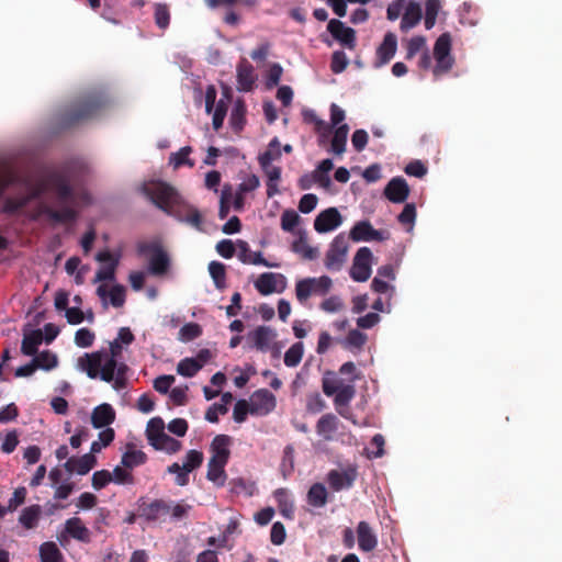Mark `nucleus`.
<instances>
[{
    "label": "nucleus",
    "mask_w": 562,
    "mask_h": 562,
    "mask_svg": "<svg viewBox=\"0 0 562 562\" xmlns=\"http://www.w3.org/2000/svg\"><path fill=\"white\" fill-rule=\"evenodd\" d=\"M281 157L280 142L277 137L270 140L268 145V149L260 154L258 157V161L260 167H265L271 165L273 160H277Z\"/></svg>",
    "instance_id": "obj_41"
},
{
    "label": "nucleus",
    "mask_w": 562,
    "mask_h": 562,
    "mask_svg": "<svg viewBox=\"0 0 562 562\" xmlns=\"http://www.w3.org/2000/svg\"><path fill=\"white\" fill-rule=\"evenodd\" d=\"M147 461V456L144 451L135 449L134 445L128 443L126 451L123 453L121 464L126 469H134L143 465Z\"/></svg>",
    "instance_id": "obj_32"
},
{
    "label": "nucleus",
    "mask_w": 562,
    "mask_h": 562,
    "mask_svg": "<svg viewBox=\"0 0 562 562\" xmlns=\"http://www.w3.org/2000/svg\"><path fill=\"white\" fill-rule=\"evenodd\" d=\"M409 194V188L404 178L396 177L389 181L384 188L385 198L393 203H403Z\"/></svg>",
    "instance_id": "obj_18"
},
{
    "label": "nucleus",
    "mask_w": 562,
    "mask_h": 562,
    "mask_svg": "<svg viewBox=\"0 0 562 562\" xmlns=\"http://www.w3.org/2000/svg\"><path fill=\"white\" fill-rule=\"evenodd\" d=\"M246 108L243 102L238 101L231 113L229 123L234 131L239 132L244 128L246 119Z\"/></svg>",
    "instance_id": "obj_49"
},
{
    "label": "nucleus",
    "mask_w": 562,
    "mask_h": 562,
    "mask_svg": "<svg viewBox=\"0 0 562 562\" xmlns=\"http://www.w3.org/2000/svg\"><path fill=\"white\" fill-rule=\"evenodd\" d=\"M300 222V215L293 210H286L281 215V228L285 232H293Z\"/></svg>",
    "instance_id": "obj_59"
},
{
    "label": "nucleus",
    "mask_w": 562,
    "mask_h": 562,
    "mask_svg": "<svg viewBox=\"0 0 562 562\" xmlns=\"http://www.w3.org/2000/svg\"><path fill=\"white\" fill-rule=\"evenodd\" d=\"M105 351H94L85 353L78 359V368L86 372L90 379L100 378L102 381L112 383L116 391L124 390L127 386L128 367L114 358L104 360Z\"/></svg>",
    "instance_id": "obj_2"
},
{
    "label": "nucleus",
    "mask_w": 562,
    "mask_h": 562,
    "mask_svg": "<svg viewBox=\"0 0 562 562\" xmlns=\"http://www.w3.org/2000/svg\"><path fill=\"white\" fill-rule=\"evenodd\" d=\"M357 476L358 472L353 467H349L342 471L330 470L327 474V482L331 490L339 492L352 487Z\"/></svg>",
    "instance_id": "obj_13"
},
{
    "label": "nucleus",
    "mask_w": 562,
    "mask_h": 562,
    "mask_svg": "<svg viewBox=\"0 0 562 562\" xmlns=\"http://www.w3.org/2000/svg\"><path fill=\"white\" fill-rule=\"evenodd\" d=\"M231 437L227 435H217L211 443L212 458L228 461L231 451L228 446Z\"/></svg>",
    "instance_id": "obj_34"
},
{
    "label": "nucleus",
    "mask_w": 562,
    "mask_h": 562,
    "mask_svg": "<svg viewBox=\"0 0 562 562\" xmlns=\"http://www.w3.org/2000/svg\"><path fill=\"white\" fill-rule=\"evenodd\" d=\"M232 199L233 187L231 184H225L222 189L220 198L218 217L221 220H224L228 216Z\"/></svg>",
    "instance_id": "obj_52"
},
{
    "label": "nucleus",
    "mask_w": 562,
    "mask_h": 562,
    "mask_svg": "<svg viewBox=\"0 0 562 562\" xmlns=\"http://www.w3.org/2000/svg\"><path fill=\"white\" fill-rule=\"evenodd\" d=\"M426 49V38L422 35L412 37L406 45V59H412L417 53Z\"/></svg>",
    "instance_id": "obj_56"
},
{
    "label": "nucleus",
    "mask_w": 562,
    "mask_h": 562,
    "mask_svg": "<svg viewBox=\"0 0 562 562\" xmlns=\"http://www.w3.org/2000/svg\"><path fill=\"white\" fill-rule=\"evenodd\" d=\"M360 257L366 258L367 251H364L363 249H358V251L353 258L352 267L350 269V277L357 282H364L371 276V267L360 265L359 263Z\"/></svg>",
    "instance_id": "obj_36"
},
{
    "label": "nucleus",
    "mask_w": 562,
    "mask_h": 562,
    "mask_svg": "<svg viewBox=\"0 0 562 562\" xmlns=\"http://www.w3.org/2000/svg\"><path fill=\"white\" fill-rule=\"evenodd\" d=\"M353 241H382L389 238V233L373 228L369 221L357 222L349 234Z\"/></svg>",
    "instance_id": "obj_10"
},
{
    "label": "nucleus",
    "mask_w": 562,
    "mask_h": 562,
    "mask_svg": "<svg viewBox=\"0 0 562 562\" xmlns=\"http://www.w3.org/2000/svg\"><path fill=\"white\" fill-rule=\"evenodd\" d=\"M349 60L342 50H335L331 55L330 70L334 74H341L346 70Z\"/></svg>",
    "instance_id": "obj_57"
},
{
    "label": "nucleus",
    "mask_w": 562,
    "mask_h": 562,
    "mask_svg": "<svg viewBox=\"0 0 562 562\" xmlns=\"http://www.w3.org/2000/svg\"><path fill=\"white\" fill-rule=\"evenodd\" d=\"M422 18L423 11L419 2L416 0L407 1L400 23L401 31L408 32L420 22Z\"/></svg>",
    "instance_id": "obj_19"
},
{
    "label": "nucleus",
    "mask_w": 562,
    "mask_h": 562,
    "mask_svg": "<svg viewBox=\"0 0 562 562\" xmlns=\"http://www.w3.org/2000/svg\"><path fill=\"white\" fill-rule=\"evenodd\" d=\"M45 192H53L59 204L64 206L55 210L49 205L41 207L42 214L56 223H68L76 221L78 213L74 209L76 203V193L70 184L69 178L60 171H53L41 180L33 189L31 194L21 198H9L4 201L2 211L8 214H14L22 210L27 203L40 198Z\"/></svg>",
    "instance_id": "obj_1"
},
{
    "label": "nucleus",
    "mask_w": 562,
    "mask_h": 562,
    "mask_svg": "<svg viewBox=\"0 0 562 562\" xmlns=\"http://www.w3.org/2000/svg\"><path fill=\"white\" fill-rule=\"evenodd\" d=\"M168 215L173 216L177 221L186 223L198 231H203V217L200 211L192 204L183 201L179 202L170 210Z\"/></svg>",
    "instance_id": "obj_8"
},
{
    "label": "nucleus",
    "mask_w": 562,
    "mask_h": 562,
    "mask_svg": "<svg viewBox=\"0 0 562 562\" xmlns=\"http://www.w3.org/2000/svg\"><path fill=\"white\" fill-rule=\"evenodd\" d=\"M112 482V473L108 470H100L92 475V486L99 491Z\"/></svg>",
    "instance_id": "obj_64"
},
{
    "label": "nucleus",
    "mask_w": 562,
    "mask_h": 562,
    "mask_svg": "<svg viewBox=\"0 0 562 562\" xmlns=\"http://www.w3.org/2000/svg\"><path fill=\"white\" fill-rule=\"evenodd\" d=\"M191 151L192 148L190 146L180 148V150L170 155L169 164L172 165L175 169H178L184 165L189 166L190 168L194 167V161L189 158Z\"/></svg>",
    "instance_id": "obj_43"
},
{
    "label": "nucleus",
    "mask_w": 562,
    "mask_h": 562,
    "mask_svg": "<svg viewBox=\"0 0 562 562\" xmlns=\"http://www.w3.org/2000/svg\"><path fill=\"white\" fill-rule=\"evenodd\" d=\"M237 82L238 89L241 91H250L254 88V67L246 59L240 60V63L237 65Z\"/></svg>",
    "instance_id": "obj_28"
},
{
    "label": "nucleus",
    "mask_w": 562,
    "mask_h": 562,
    "mask_svg": "<svg viewBox=\"0 0 562 562\" xmlns=\"http://www.w3.org/2000/svg\"><path fill=\"white\" fill-rule=\"evenodd\" d=\"M345 120V111L340 109L336 103L330 105V122L331 125L325 121L318 119L315 114H312V121L315 123V131L318 134V144L323 145L326 138L331 134L333 126L341 125L340 123Z\"/></svg>",
    "instance_id": "obj_9"
},
{
    "label": "nucleus",
    "mask_w": 562,
    "mask_h": 562,
    "mask_svg": "<svg viewBox=\"0 0 562 562\" xmlns=\"http://www.w3.org/2000/svg\"><path fill=\"white\" fill-rule=\"evenodd\" d=\"M41 562H63L64 557L57 544L53 541H47L40 547Z\"/></svg>",
    "instance_id": "obj_40"
},
{
    "label": "nucleus",
    "mask_w": 562,
    "mask_h": 562,
    "mask_svg": "<svg viewBox=\"0 0 562 562\" xmlns=\"http://www.w3.org/2000/svg\"><path fill=\"white\" fill-rule=\"evenodd\" d=\"M338 424L339 420L334 414H325L318 419L316 431L325 440H331L338 429Z\"/></svg>",
    "instance_id": "obj_29"
},
{
    "label": "nucleus",
    "mask_w": 562,
    "mask_h": 562,
    "mask_svg": "<svg viewBox=\"0 0 562 562\" xmlns=\"http://www.w3.org/2000/svg\"><path fill=\"white\" fill-rule=\"evenodd\" d=\"M97 295L103 301L104 306H106L105 300L109 297L113 307H122L125 303L126 292L121 284L113 285L110 291L106 285L101 284L97 288Z\"/></svg>",
    "instance_id": "obj_23"
},
{
    "label": "nucleus",
    "mask_w": 562,
    "mask_h": 562,
    "mask_svg": "<svg viewBox=\"0 0 562 562\" xmlns=\"http://www.w3.org/2000/svg\"><path fill=\"white\" fill-rule=\"evenodd\" d=\"M311 278L299 280L295 284V295L300 303H304L313 294Z\"/></svg>",
    "instance_id": "obj_55"
},
{
    "label": "nucleus",
    "mask_w": 562,
    "mask_h": 562,
    "mask_svg": "<svg viewBox=\"0 0 562 562\" xmlns=\"http://www.w3.org/2000/svg\"><path fill=\"white\" fill-rule=\"evenodd\" d=\"M165 434V423L160 417H154L147 423L146 436L150 445Z\"/></svg>",
    "instance_id": "obj_47"
},
{
    "label": "nucleus",
    "mask_w": 562,
    "mask_h": 562,
    "mask_svg": "<svg viewBox=\"0 0 562 562\" xmlns=\"http://www.w3.org/2000/svg\"><path fill=\"white\" fill-rule=\"evenodd\" d=\"M277 334L274 330L268 326H258L255 330H252L248 339L251 340L252 346L259 351H267L271 341L274 339Z\"/></svg>",
    "instance_id": "obj_25"
},
{
    "label": "nucleus",
    "mask_w": 562,
    "mask_h": 562,
    "mask_svg": "<svg viewBox=\"0 0 562 562\" xmlns=\"http://www.w3.org/2000/svg\"><path fill=\"white\" fill-rule=\"evenodd\" d=\"M97 260L100 262H108L102 266L95 273L94 282L113 281L115 279V270L119 266V257H114L109 250L100 251L97 255Z\"/></svg>",
    "instance_id": "obj_16"
},
{
    "label": "nucleus",
    "mask_w": 562,
    "mask_h": 562,
    "mask_svg": "<svg viewBox=\"0 0 562 562\" xmlns=\"http://www.w3.org/2000/svg\"><path fill=\"white\" fill-rule=\"evenodd\" d=\"M139 256H149V272L154 276H161L169 268V257L162 247L155 241H143L137 245Z\"/></svg>",
    "instance_id": "obj_5"
},
{
    "label": "nucleus",
    "mask_w": 562,
    "mask_h": 562,
    "mask_svg": "<svg viewBox=\"0 0 562 562\" xmlns=\"http://www.w3.org/2000/svg\"><path fill=\"white\" fill-rule=\"evenodd\" d=\"M273 495L281 515L288 519H292L294 516V505L289 496L288 490L282 487L278 488L274 491Z\"/></svg>",
    "instance_id": "obj_37"
},
{
    "label": "nucleus",
    "mask_w": 562,
    "mask_h": 562,
    "mask_svg": "<svg viewBox=\"0 0 562 562\" xmlns=\"http://www.w3.org/2000/svg\"><path fill=\"white\" fill-rule=\"evenodd\" d=\"M170 506L162 499H154L150 503L143 502L139 505V515L148 521L157 520L160 515L167 514Z\"/></svg>",
    "instance_id": "obj_26"
},
{
    "label": "nucleus",
    "mask_w": 562,
    "mask_h": 562,
    "mask_svg": "<svg viewBox=\"0 0 562 562\" xmlns=\"http://www.w3.org/2000/svg\"><path fill=\"white\" fill-rule=\"evenodd\" d=\"M42 341L43 333L41 329L31 330L30 333L24 334L21 352L25 356H35Z\"/></svg>",
    "instance_id": "obj_33"
},
{
    "label": "nucleus",
    "mask_w": 562,
    "mask_h": 562,
    "mask_svg": "<svg viewBox=\"0 0 562 562\" xmlns=\"http://www.w3.org/2000/svg\"><path fill=\"white\" fill-rule=\"evenodd\" d=\"M143 193L166 214L179 202L180 194L167 182L149 181L142 187Z\"/></svg>",
    "instance_id": "obj_4"
},
{
    "label": "nucleus",
    "mask_w": 562,
    "mask_h": 562,
    "mask_svg": "<svg viewBox=\"0 0 562 562\" xmlns=\"http://www.w3.org/2000/svg\"><path fill=\"white\" fill-rule=\"evenodd\" d=\"M285 277L281 273L265 272L255 282L256 290L262 295L282 292L285 289Z\"/></svg>",
    "instance_id": "obj_12"
},
{
    "label": "nucleus",
    "mask_w": 562,
    "mask_h": 562,
    "mask_svg": "<svg viewBox=\"0 0 562 562\" xmlns=\"http://www.w3.org/2000/svg\"><path fill=\"white\" fill-rule=\"evenodd\" d=\"M97 464V458L92 453H86L79 458L71 457L69 458L64 468L68 473H78L80 475H85L90 472Z\"/></svg>",
    "instance_id": "obj_20"
},
{
    "label": "nucleus",
    "mask_w": 562,
    "mask_h": 562,
    "mask_svg": "<svg viewBox=\"0 0 562 562\" xmlns=\"http://www.w3.org/2000/svg\"><path fill=\"white\" fill-rule=\"evenodd\" d=\"M202 369V363L194 358H184L177 366L178 374L192 378Z\"/></svg>",
    "instance_id": "obj_44"
},
{
    "label": "nucleus",
    "mask_w": 562,
    "mask_h": 562,
    "mask_svg": "<svg viewBox=\"0 0 562 562\" xmlns=\"http://www.w3.org/2000/svg\"><path fill=\"white\" fill-rule=\"evenodd\" d=\"M331 133L333 137L330 140L329 151L334 155L341 156L346 151L349 126L347 124H341L337 126L334 132L331 131Z\"/></svg>",
    "instance_id": "obj_31"
},
{
    "label": "nucleus",
    "mask_w": 562,
    "mask_h": 562,
    "mask_svg": "<svg viewBox=\"0 0 562 562\" xmlns=\"http://www.w3.org/2000/svg\"><path fill=\"white\" fill-rule=\"evenodd\" d=\"M237 247L239 249L238 251V259L246 265H255V266H265L269 268H278L279 263H271L267 261L261 252L259 251H251L249 248V245L245 240H238Z\"/></svg>",
    "instance_id": "obj_21"
},
{
    "label": "nucleus",
    "mask_w": 562,
    "mask_h": 562,
    "mask_svg": "<svg viewBox=\"0 0 562 562\" xmlns=\"http://www.w3.org/2000/svg\"><path fill=\"white\" fill-rule=\"evenodd\" d=\"M203 462V453L199 450H189L186 456L183 467L187 471L192 472L193 470L201 467Z\"/></svg>",
    "instance_id": "obj_60"
},
{
    "label": "nucleus",
    "mask_w": 562,
    "mask_h": 562,
    "mask_svg": "<svg viewBox=\"0 0 562 562\" xmlns=\"http://www.w3.org/2000/svg\"><path fill=\"white\" fill-rule=\"evenodd\" d=\"M276 396L269 390H257L251 396V413L269 414L276 408Z\"/></svg>",
    "instance_id": "obj_17"
},
{
    "label": "nucleus",
    "mask_w": 562,
    "mask_h": 562,
    "mask_svg": "<svg viewBox=\"0 0 562 562\" xmlns=\"http://www.w3.org/2000/svg\"><path fill=\"white\" fill-rule=\"evenodd\" d=\"M227 462L228 461L218 460L211 457L207 463V480L217 484L218 486H223L226 480L225 465Z\"/></svg>",
    "instance_id": "obj_30"
},
{
    "label": "nucleus",
    "mask_w": 562,
    "mask_h": 562,
    "mask_svg": "<svg viewBox=\"0 0 562 562\" xmlns=\"http://www.w3.org/2000/svg\"><path fill=\"white\" fill-rule=\"evenodd\" d=\"M291 249L307 260H313L318 256V249L308 245L304 232H301L299 238L292 243Z\"/></svg>",
    "instance_id": "obj_35"
},
{
    "label": "nucleus",
    "mask_w": 562,
    "mask_h": 562,
    "mask_svg": "<svg viewBox=\"0 0 562 562\" xmlns=\"http://www.w3.org/2000/svg\"><path fill=\"white\" fill-rule=\"evenodd\" d=\"M95 335L88 328H80L75 334V344L80 348H89L93 345Z\"/></svg>",
    "instance_id": "obj_58"
},
{
    "label": "nucleus",
    "mask_w": 562,
    "mask_h": 562,
    "mask_svg": "<svg viewBox=\"0 0 562 562\" xmlns=\"http://www.w3.org/2000/svg\"><path fill=\"white\" fill-rule=\"evenodd\" d=\"M154 18L156 25L161 30H166L170 23V12L168 5L165 3H156Z\"/></svg>",
    "instance_id": "obj_54"
},
{
    "label": "nucleus",
    "mask_w": 562,
    "mask_h": 562,
    "mask_svg": "<svg viewBox=\"0 0 562 562\" xmlns=\"http://www.w3.org/2000/svg\"><path fill=\"white\" fill-rule=\"evenodd\" d=\"M397 49V37L394 33L387 32L382 43L376 48L378 66L387 64L395 55Z\"/></svg>",
    "instance_id": "obj_24"
},
{
    "label": "nucleus",
    "mask_w": 562,
    "mask_h": 562,
    "mask_svg": "<svg viewBox=\"0 0 562 562\" xmlns=\"http://www.w3.org/2000/svg\"><path fill=\"white\" fill-rule=\"evenodd\" d=\"M342 223V217L336 207H328L322 211L314 221V228L317 233L334 231Z\"/></svg>",
    "instance_id": "obj_15"
},
{
    "label": "nucleus",
    "mask_w": 562,
    "mask_h": 562,
    "mask_svg": "<svg viewBox=\"0 0 562 562\" xmlns=\"http://www.w3.org/2000/svg\"><path fill=\"white\" fill-rule=\"evenodd\" d=\"M105 103V97L100 91L81 95L59 114L58 124L63 128L74 127L95 116L104 108Z\"/></svg>",
    "instance_id": "obj_3"
},
{
    "label": "nucleus",
    "mask_w": 562,
    "mask_h": 562,
    "mask_svg": "<svg viewBox=\"0 0 562 562\" xmlns=\"http://www.w3.org/2000/svg\"><path fill=\"white\" fill-rule=\"evenodd\" d=\"M248 413H251V404L247 401L239 400L234 406L233 418L236 423H244L247 418Z\"/></svg>",
    "instance_id": "obj_63"
},
{
    "label": "nucleus",
    "mask_w": 562,
    "mask_h": 562,
    "mask_svg": "<svg viewBox=\"0 0 562 562\" xmlns=\"http://www.w3.org/2000/svg\"><path fill=\"white\" fill-rule=\"evenodd\" d=\"M41 513L42 508L40 505H31L22 510L19 521L25 529H33L37 526Z\"/></svg>",
    "instance_id": "obj_39"
},
{
    "label": "nucleus",
    "mask_w": 562,
    "mask_h": 562,
    "mask_svg": "<svg viewBox=\"0 0 562 562\" xmlns=\"http://www.w3.org/2000/svg\"><path fill=\"white\" fill-rule=\"evenodd\" d=\"M114 420L115 411L108 403L98 405L91 413V424L97 429L108 428Z\"/></svg>",
    "instance_id": "obj_22"
},
{
    "label": "nucleus",
    "mask_w": 562,
    "mask_h": 562,
    "mask_svg": "<svg viewBox=\"0 0 562 562\" xmlns=\"http://www.w3.org/2000/svg\"><path fill=\"white\" fill-rule=\"evenodd\" d=\"M304 353V346L301 341L293 344L284 353V364L294 368L300 364Z\"/></svg>",
    "instance_id": "obj_46"
},
{
    "label": "nucleus",
    "mask_w": 562,
    "mask_h": 562,
    "mask_svg": "<svg viewBox=\"0 0 562 562\" xmlns=\"http://www.w3.org/2000/svg\"><path fill=\"white\" fill-rule=\"evenodd\" d=\"M33 361L35 362L37 369L43 370L54 369L58 363L57 356L49 350L36 353L33 358Z\"/></svg>",
    "instance_id": "obj_50"
},
{
    "label": "nucleus",
    "mask_w": 562,
    "mask_h": 562,
    "mask_svg": "<svg viewBox=\"0 0 562 562\" xmlns=\"http://www.w3.org/2000/svg\"><path fill=\"white\" fill-rule=\"evenodd\" d=\"M348 240L345 234H338L331 241L326 252L325 266L328 270L339 271L346 261Z\"/></svg>",
    "instance_id": "obj_7"
},
{
    "label": "nucleus",
    "mask_w": 562,
    "mask_h": 562,
    "mask_svg": "<svg viewBox=\"0 0 562 562\" xmlns=\"http://www.w3.org/2000/svg\"><path fill=\"white\" fill-rule=\"evenodd\" d=\"M202 335V327L198 323H188L179 330V340L188 342Z\"/></svg>",
    "instance_id": "obj_53"
},
{
    "label": "nucleus",
    "mask_w": 562,
    "mask_h": 562,
    "mask_svg": "<svg viewBox=\"0 0 562 562\" xmlns=\"http://www.w3.org/2000/svg\"><path fill=\"white\" fill-rule=\"evenodd\" d=\"M327 490L322 483H314L307 492V503L316 508L324 507L327 504Z\"/></svg>",
    "instance_id": "obj_38"
},
{
    "label": "nucleus",
    "mask_w": 562,
    "mask_h": 562,
    "mask_svg": "<svg viewBox=\"0 0 562 562\" xmlns=\"http://www.w3.org/2000/svg\"><path fill=\"white\" fill-rule=\"evenodd\" d=\"M311 280L314 281L312 282L313 294L325 295L326 293H328L333 285L331 279L327 276H322L319 278H311Z\"/></svg>",
    "instance_id": "obj_61"
},
{
    "label": "nucleus",
    "mask_w": 562,
    "mask_h": 562,
    "mask_svg": "<svg viewBox=\"0 0 562 562\" xmlns=\"http://www.w3.org/2000/svg\"><path fill=\"white\" fill-rule=\"evenodd\" d=\"M327 31L331 36L338 41L344 47L355 49L357 45L356 31L348 27L337 19H331L327 24Z\"/></svg>",
    "instance_id": "obj_11"
},
{
    "label": "nucleus",
    "mask_w": 562,
    "mask_h": 562,
    "mask_svg": "<svg viewBox=\"0 0 562 562\" xmlns=\"http://www.w3.org/2000/svg\"><path fill=\"white\" fill-rule=\"evenodd\" d=\"M209 272L214 281L217 289L223 290L225 288L226 269L225 265L220 261H211L209 263Z\"/></svg>",
    "instance_id": "obj_48"
},
{
    "label": "nucleus",
    "mask_w": 562,
    "mask_h": 562,
    "mask_svg": "<svg viewBox=\"0 0 562 562\" xmlns=\"http://www.w3.org/2000/svg\"><path fill=\"white\" fill-rule=\"evenodd\" d=\"M111 473L112 482H114L115 484L125 485L134 483V476L131 472L126 470V468L123 469L122 467L117 465Z\"/></svg>",
    "instance_id": "obj_62"
},
{
    "label": "nucleus",
    "mask_w": 562,
    "mask_h": 562,
    "mask_svg": "<svg viewBox=\"0 0 562 562\" xmlns=\"http://www.w3.org/2000/svg\"><path fill=\"white\" fill-rule=\"evenodd\" d=\"M151 446L156 450H162L170 454L178 452L182 447L179 440L170 437L166 432L160 436L159 440L153 442Z\"/></svg>",
    "instance_id": "obj_45"
},
{
    "label": "nucleus",
    "mask_w": 562,
    "mask_h": 562,
    "mask_svg": "<svg viewBox=\"0 0 562 562\" xmlns=\"http://www.w3.org/2000/svg\"><path fill=\"white\" fill-rule=\"evenodd\" d=\"M65 531L71 538L88 543L91 540L90 530L83 525L82 520L78 517H72L66 520Z\"/></svg>",
    "instance_id": "obj_27"
},
{
    "label": "nucleus",
    "mask_w": 562,
    "mask_h": 562,
    "mask_svg": "<svg viewBox=\"0 0 562 562\" xmlns=\"http://www.w3.org/2000/svg\"><path fill=\"white\" fill-rule=\"evenodd\" d=\"M434 57L436 59L434 68L436 77L448 72L452 68L454 59L451 56V36L449 33H443L437 38L434 46Z\"/></svg>",
    "instance_id": "obj_6"
},
{
    "label": "nucleus",
    "mask_w": 562,
    "mask_h": 562,
    "mask_svg": "<svg viewBox=\"0 0 562 562\" xmlns=\"http://www.w3.org/2000/svg\"><path fill=\"white\" fill-rule=\"evenodd\" d=\"M356 395V387L353 384L348 383L339 387V390L335 393L334 404L336 407L347 406L352 401Z\"/></svg>",
    "instance_id": "obj_42"
},
{
    "label": "nucleus",
    "mask_w": 562,
    "mask_h": 562,
    "mask_svg": "<svg viewBox=\"0 0 562 562\" xmlns=\"http://www.w3.org/2000/svg\"><path fill=\"white\" fill-rule=\"evenodd\" d=\"M441 9L440 0H427L425 3V27L430 30L436 23L437 15Z\"/></svg>",
    "instance_id": "obj_51"
},
{
    "label": "nucleus",
    "mask_w": 562,
    "mask_h": 562,
    "mask_svg": "<svg viewBox=\"0 0 562 562\" xmlns=\"http://www.w3.org/2000/svg\"><path fill=\"white\" fill-rule=\"evenodd\" d=\"M358 548L362 552H372L378 547V536L372 526L364 520L358 522L357 529Z\"/></svg>",
    "instance_id": "obj_14"
}]
</instances>
